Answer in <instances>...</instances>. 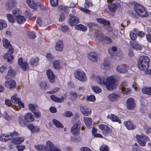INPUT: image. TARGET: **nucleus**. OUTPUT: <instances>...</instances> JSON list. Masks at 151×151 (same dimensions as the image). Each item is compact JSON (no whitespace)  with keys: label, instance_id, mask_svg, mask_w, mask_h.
I'll return each mask as SVG.
<instances>
[{"label":"nucleus","instance_id":"41","mask_svg":"<svg viewBox=\"0 0 151 151\" xmlns=\"http://www.w3.org/2000/svg\"><path fill=\"white\" fill-rule=\"evenodd\" d=\"M11 100L13 103L17 104L19 102L20 99L17 97V95L15 94L11 97Z\"/></svg>","mask_w":151,"mask_h":151},{"label":"nucleus","instance_id":"30","mask_svg":"<svg viewBox=\"0 0 151 151\" xmlns=\"http://www.w3.org/2000/svg\"><path fill=\"white\" fill-rule=\"evenodd\" d=\"M96 81L97 83L101 85H104L105 83V78L103 77H101L100 76H97L96 78Z\"/></svg>","mask_w":151,"mask_h":151},{"label":"nucleus","instance_id":"23","mask_svg":"<svg viewBox=\"0 0 151 151\" xmlns=\"http://www.w3.org/2000/svg\"><path fill=\"white\" fill-rule=\"evenodd\" d=\"M15 0H9L6 3V9L9 10L12 9L15 6Z\"/></svg>","mask_w":151,"mask_h":151},{"label":"nucleus","instance_id":"31","mask_svg":"<svg viewBox=\"0 0 151 151\" xmlns=\"http://www.w3.org/2000/svg\"><path fill=\"white\" fill-rule=\"evenodd\" d=\"M16 18L17 22L19 24L23 23L26 21V19L24 17L21 15Z\"/></svg>","mask_w":151,"mask_h":151},{"label":"nucleus","instance_id":"62","mask_svg":"<svg viewBox=\"0 0 151 151\" xmlns=\"http://www.w3.org/2000/svg\"><path fill=\"white\" fill-rule=\"evenodd\" d=\"M29 38L32 39H35L36 37V35L33 32H30L29 33Z\"/></svg>","mask_w":151,"mask_h":151},{"label":"nucleus","instance_id":"35","mask_svg":"<svg viewBox=\"0 0 151 151\" xmlns=\"http://www.w3.org/2000/svg\"><path fill=\"white\" fill-rule=\"evenodd\" d=\"M10 139L9 136V134H2L0 136V140L2 141L6 142Z\"/></svg>","mask_w":151,"mask_h":151},{"label":"nucleus","instance_id":"16","mask_svg":"<svg viewBox=\"0 0 151 151\" xmlns=\"http://www.w3.org/2000/svg\"><path fill=\"white\" fill-rule=\"evenodd\" d=\"M111 62L108 59H105L104 61L103 64L101 66V68L104 69L108 70L111 68Z\"/></svg>","mask_w":151,"mask_h":151},{"label":"nucleus","instance_id":"4","mask_svg":"<svg viewBox=\"0 0 151 151\" xmlns=\"http://www.w3.org/2000/svg\"><path fill=\"white\" fill-rule=\"evenodd\" d=\"M95 36L98 38L99 41H104L107 44L111 42V39L106 37H104L101 30H96L95 32Z\"/></svg>","mask_w":151,"mask_h":151},{"label":"nucleus","instance_id":"6","mask_svg":"<svg viewBox=\"0 0 151 151\" xmlns=\"http://www.w3.org/2000/svg\"><path fill=\"white\" fill-rule=\"evenodd\" d=\"M134 8L136 12L142 17H146L147 16V14H146L144 11V9L140 5L138 4H135L134 6Z\"/></svg>","mask_w":151,"mask_h":151},{"label":"nucleus","instance_id":"63","mask_svg":"<svg viewBox=\"0 0 151 151\" xmlns=\"http://www.w3.org/2000/svg\"><path fill=\"white\" fill-rule=\"evenodd\" d=\"M72 113L71 111H66L64 114V115L66 117H70L72 115Z\"/></svg>","mask_w":151,"mask_h":151},{"label":"nucleus","instance_id":"26","mask_svg":"<svg viewBox=\"0 0 151 151\" xmlns=\"http://www.w3.org/2000/svg\"><path fill=\"white\" fill-rule=\"evenodd\" d=\"M50 98L53 101L58 103H61L64 100V97L62 96L60 98L55 96L54 95L50 96Z\"/></svg>","mask_w":151,"mask_h":151},{"label":"nucleus","instance_id":"19","mask_svg":"<svg viewBox=\"0 0 151 151\" xmlns=\"http://www.w3.org/2000/svg\"><path fill=\"white\" fill-rule=\"evenodd\" d=\"M71 15H70L71 17L69 19V23L70 26H74L78 22V19L76 17H72Z\"/></svg>","mask_w":151,"mask_h":151},{"label":"nucleus","instance_id":"12","mask_svg":"<svg viewBox=\"0 0 151 151\" xmlns=\"http://www.w3.org/2000/svg\"><path fill=\"white\" fill-rule=\"evenodd\" d=\"M46 75L50 82L54 83L55 80V76L52 71L50 69H48L46 71Z\"/></svg>","mask_w":151,"mask_h":151},{"label":"nucleus","instance_id":"44","mask_svg":"<svg viewBox=\"0 0 151 151\" xmlns=\"http://www.w3.org/2000/svg\"><path fill=\"white\" fill-rule=\"evenodd\" d=\"M36 149L39 151H44L45 150L46 147L43 145H39L35 146Z\"/></svg>","mask_w":151,"mask_h":151},{"label":"nucleus","instance_id":"56","mask_svg":"<svg viewBox=\"0 0 151 151\" xmlns=\"http://www.w3.org/2000/svg\"><path fill=\"white\" fill-rule=\"evenodd\" d=\"M58 0H50V2L52 6L55 7L58 5Z\"/></svg>","mask_w":151,"mask_h":151},{"label":"nucleus","instance_id":"45","mask_svg":"<svg viewBox=\"0 0 151 151\" xmlns=\"http://www.w3.org/2000/svg\"><path fill=\"white\" fill-rule=\"evenodd\" d=\"M108 7L111 12H114L116 9V6L115 4H109Z\"/></svg>","mask_w":151,"mask_h":151},{"label":"nucleus","instance_id":"11","mask_svg":"<svg viewBox=\"0 0 151 151\" xmlns=\"http://www.w3.org/2000/svg\"><path fill=\"white\" fill-rule=\"evenodd\" d=\"M18 63L22 67L23 71H25L28 70L29 67L27 62H23V58H19L18 60Z\"/></svg>","mask_w":151,"mask_h":151},{"label":"nucleus","instance_id":"17","mask_svg":"<svg viewBox=\"0 0 151 151\" xmlns=\"http://www.w3.org/2000/svg\"><path fill=\"white\" fill-rule=\"evenodd\" d=\"M39 59L37 57L31 58L29 61V63L30 65L34 67L37 66L38 65Z\"/></svg>","mask_w":151,"mask_h":151},{"label":"nucleus","instance_id":"58","mask_svg":"<svg viewBox=\"0 0 151 151\" xmlns=\"http://www.w3.org/2000/svg\"><path fill=\"white\" fill-rule=\"evenodd\" d=\"M129 36L131 39L132 40H134L136 39V35L132 32V31L130 32Z\"/></svg>","mask_w":151,"mask_h":151},{"label":"nucleus","instance_id":"38","mask_svg":"<svg viewBox=\"0 0 151 151\" xmlns=\"http://www.w3.org/2000/svg\"><path fill=\"white\" fill-rule=\"evenodd\" d=\"M53 124L57 127L59 128H63V126L62 124L56 119H53L52 120Z\"/></svg>","mask_w":151,"mask_h":151},{"label":"nucleus","instance_id":"64","mask_svg":"<svg viewBox=\"0 0 151 151\" xmlns=\"http://www.w3.org/2000/svg\"><path fill=\"white\" fill-rule=\"evenodd\" d=\"M80 151H91L89 148L86 147H82L80 148Z\"/></svg>","mask_w":151,"mask_h":151},{"label":"nucleus","instance_id":"3","mask_svg":"<svg viewBox=\"0 0 151 151\" xmlns=\"http://www.w3.org/2000/svg\"><path fill=\"white\" fill-rule=\"evenodd\" d=\"M104 85L106 86V88L109 90L115 89L116 86L115 79L111 76L108 77L106 79Z\"/></svg>","mask_w":151,"mask_h":151},{"label":"nucleus","instance_id":"13","mask_svg":"<svg viewBox=\"0 0 151 151\" xmlns=\"http://www.w3.org/2000/svg\"><path fill=\"white\" fill-rule=\"evenodd\" d=\"M81 111L83 115L88 116L91 113V110L85 106H81L80 107Z\"/></svg>","mask_w":151,"mask_h":151},{"label":"nucleus","instance_id":"1","mask_svg":"<svg viewBox=\"0 0 151 151\" xmlns=\"http://www.w3.org/2000/svg\"><path fill=\"white\" fill-rule=\"evenodd\" d=\"M2 41L4 47L5 48L9 49L7 53L4 55V58L5 60H7L8 62H11L13 59L12 54L14 52V50L12 48V45L10 44L7 39L4 38L3 40Z\"/></svg>","mask_w":151,"mask_h":151},{"label":"nucleus","instance_id":"39","mask_svg":"<svg viewBox=\"0 0 151 151\" xmlns=\"http://www.w3.org/2000/svg\"><path fill=\"white\" fill-rule=\"evenodd\" d=\"M118 97V95L113 93L110 94L108 98L110 101H114L116 100Z\"/></svg>","mask_w":151,"mask_h":151},{"label":"nucleus","instance_id":"25","mask_svg":"<svg viewBox=\"0 0 151 151\" xmlns=\"http://www.w3.org/2000/svg\"><path fill=\"white\" fill-rule=\"evenodd\" d=\"M16 85L15 81L14 80H10L5 82L6 86L10 88L15 87Z\"/></svg>","mask_w":151,"mask_h":151},{"label":"nucleus","instance_id":"34","mask_svg":"<svg viewBox=\"0 0 151 151\" xmlns=\"http://www.w3.org/2000/svg\"><path fill=\"white\" fill-rule=\"evenodd\" d=\"M60 61L59 60H54L52 62V65L53 67L56 69H59L61 68Z\"/></svg>","mask_w":151,"mask_h":151},{"label":"nucleus","instance_id":"21","mask_svg":"<svg viewBox=\"0 0 151 151\" xmlns=\"http://www.w3.org/2000/svg\"><path fill=\"white\" fill-rule=\"evenodd\" d=\"M124 126L128 130H133L136 128V127L131 121H128L124 122Z\"/></svg>","mask_w":151,"mask_h":151},{"label":"nucleus","instance_id":"59","mask_svg":"<svg viewBox=\"0 0 151 151\" xmlns=\"http://www.w3.org/2000/svg\"><path fill=\"white\" fill-rule=\"evenodd\" d=\"M100 151H109L108 148L107 146H102L100 147Z\"/></svg>","mask_w":151,"mask_h":151},{"label":"nucleus","instance_id":"36","mask_svg":"<svg viewBox=\"0 0 151 151\" xmlns=\"http://www.w3.org/2000/svg\"><path fill=\"white\" fill-rule=\"evenodd\" d=\"M75 28L76 29L82 31H85L87 29L86 26L83 25L81 24L76 25L75 26Z\"/></svg>","mask_w":151,"mask_h":151},{"label":"nucleus","instance_id":"57","mask_svg":"<svg viewBox=\"0 0 151 151\" xmlns=\"http://www.w3.org/2000/svg\"><path fill=\"white\" fill-rule=\"evenodd\" d=\"M71 99H75L77 97V95L75 92H71L70 94Z\"/></svg>","mask_w":151,"mask_h":151},{"label":"nucleus","instance_id":"14","mask_svg":"<svg viewBox=\"0 0 151 151\" xmlns=\"http://www.w3.org/2000/svg\"><path fill=\"white\" fill-rule=\"evenodd\" d=\"M26 3L30 8L35 9H37L38 6H40V3H38L36 4L34 3L33 0H27Z\"/></svg>","mask_w":151,"mask_h":151},{"label":"nucleus","instance_id":"24","mask_svg":"<svg viewBox=\"0 0 151 151\" xmlns=\"http://www.w3.org/2000/svg\"><path fill=\"white\" fill-rule=\"evenodd\" d=\"M55 147L52 142L50 141H47L46 143L45 150L52 151L54 149Z\"/></svg>","mask_w":151,"mask_h":151},{"label":"nucleus","instance_id":"10","mask_svg":"<svg viewBox=\"0 0 151 151\" xmlns=\"http://www.w3.org/2000/svg\"><path fill=\"white\" fill-rule=\"evenodd\" d=\"M126 104L127 108L128 110L133 109L136 105L135 101L132 98H129L127 100Z\"/></svg>","mask_w":151,"mask_h":151},{"label":"nucleus","instance_id":"47","mask_svg":"<svg viewBox=\"0 0 151 151\" xmlns=\"http://www.w3.org/2000/svg\"><path fill=\"white\" fill-rule=\"evenodd\" d=\"M121 91L123 93H124L127 95H129L131 93L130 89L128 88H122L121 89Z\"/></svg>","mask_w":151,"mask_h":151},{"label":"nucleus","instance_id":"60","mask_svg":"<svg viewBox=\"0 0 151 151\" xmlns=\"http://www.w3.org/2000/svg\"><path fill=\"white\" fill-rule=\"evenodd\" d=\"M16 147L18 151H22L25 148L24 145H18L16 146Z\"/></svg>","mask_w":151,"mask_h":151},{"label":"nucleus","instance_id":"51","mask_svg":"<svg viewBox=\"0 0 151 151\" xmlns=\"http://www.w3.org/2000/svg\"><path fill=\"white\" fill-rule=\"evenodd\" d=\"M37 23L39 26H45L47 24L45 23V22H42L40 18L37 19Z\"/></svg>","mask_w":151,"mask_h":151},{"label":"nucleus","instance_id":"9","mask_svg":"<svg viewBox=\"0 0 151 151\" xmlns=\"http://www.w3.org/2000/svg\"><path fill=\"white\" fill-rule=\"evenodd\" d=\"M99 128L102 131L103 134L107 135L110 133L112 129L108 126L104 124H99L98 125Z\"/></svg>","mask_w":151,"mask_h":151},{"label":"nucleus","instance_id":"7","mask_svg":"<svg viewBox=\"0 0 151 151\" xmlns=\"http://www.w3.org/2000/svg\"><path fill=\"white\" fill-rule=\"evenodd\" d=\"M81 122L78 121L71 127V131L72 133L75 135H78L80 133Z\"/></svg>","mask_w":151,"mask_h":151},{"label":"nucleus","instance_id":"20","mask_svg":"<svg viewBox=\"0 0 151 151\" xmlns=\"http://www.w3.org/2000/svg\"><path fill=\"white\" fill-rule=\"evenodd\" d=\"M24 118L26 121L29 122H32L35 120L32 114L30 112H28L24 116Z\"/></svg>","mask_w":151,"mask_h":151},{"label":"nucleus","instance_id":"15","mask_svg":"<svg viewBox=\"0 0 151 151\" xmlns=\"http://www.w3.org/2000/svg\"><path fill=\"white\" fill-rule=\"evenodd\" d=\"M27 127L32 133H37L40 131V129L38 127L34 126L32 124H28Z\"/></svg>","mask_w":151,"mask_h":151},{"label":"nucleus","instance_id":"42","mask_svg":"<svg viewBox=\"0 0 151 151\" xmlns=\"http://www.w3.org/2000/svg\"><path fill=\"white\" fill-rule=\"evenodd\" d=\"M142 91L144 94L151 95V87L147 88L144 87L142 89Z\"/></svg>","mask_w":151,"mask_h":151},{"label":"nucleus","instance_id":"48","mask_svg":"<svg viewBox=\"0 0 151 151\" xmlns=\"http://www.w3.org/2000/svg\"><path fill=\"white\" fill-rule=\"evenodd\" d=\"M6 16L9 21L11 23H14L15 22L16 20L13 17L12 15L7 14Z\"/></svg>","mask_w":151,"mask_h":151},{"label":"nucleus","instance_id":"37","mask_svg":"<svg viewBox=\"0 0 151 151\" xmlns=\"http://www.w3.org/2000/svg\"><path fill=\"white\" fill-rule=\"evenodd\" d=\"M15 74V71L13 69H10L8 71L7 75L5 77L6 79H9L10 77L14 76Z\"/></svg>","mask_w":151,"mask_h":151},{"label":"nucleus","instance_id":"33","mask_svg":"<svg viewBox=\"0 0 151 151\" xmlns=\"http://www.w3.org/2000/svg\"><path fill=\"white\" fill-rule=\"evenodd\" d=\"M117 70L118 72L121 73H125L127 71V68L124 65H118L117 67Z\"/></svg>","mask_w":151,"mask_h":151},{"label":"nucleus","instance_id":"27","mask_svg":"<svg viewBox=\"0 0 151 151\" xmlns=\"http://www.w3.org/2000/svg\"><path fill=\"white\" fill-rule=\"evenodd\" d=\"M83 119L87 127L88 128H90L92 123V119L91 118L84 116L83 117Z\"/></svg>","mask_w":151,"mask_h":151},{"label":"nucleus","instance_id":"2","mask_svg":"<svg viewBox=\"0 0 151 151\" xmlns=\"http://www.w3.org/2000/svg\"><path fill=\"white\" fill-rule=\"evenodd\" d=\"M149 61V59L147 56H141L138 60V66L139 68L142 70L147 69L149 67L148 63Z\"/></svg>","mask_w":151,"mask_h":151},{"label":"nucleus","instance_id":"8","mask_svg":"<svg viewBox=\"0 0 151 151\" xmlns=\"http://www.w3.org/2000/svg\"><path fill=\"white\" fill-rule=\"evenodd\" d=\"M136 138L139 144L142 146H145L146 144V141L148 140V137L143 134L142 135H137L136 136Z\"/></svg>","mask_w":151,"mask_h":151},{"label":"nucleus","instance_id":"50","mask_svg":"<svg viewBox=\"0 0 151 151\" xmlns=\"http://www.w3.org/2000/svg\"><path fill=\"white\" fill-rule=\"evenodd\" d=\"M20 12H21L19 9H16L13 11L12 13L14 16L16 18L18 16L20 15Z\"/></svg>","mask_w":151,"mask_h":151},{"label":"nucleus","instance_id":"54","mask_svg":"<svg viewBox=\"0 0 151 151\" xmlns=\"http://www.w3.org/2000/svg\"><path fill=\"white\" fill-rule=\"evenodd\" d=\"M109 50V54L111 55H114L113 52H116L117 51V48L116 47H113L111 49Z\"/></svg>","mask_w":151,"mask_h":151},{"label":"nucleus","instance_id":"22","mask_svg":"<svg viewBox=\"0 0 151 151\" xmlns=\"http://www.w3.org/2000/svg\"><path fill=\"white\" fill-rule=\"evenodd\" d=\"M88 59L93 62L97 61L98 56L97 54L94 52H91L88 55Z\"/></svg>","mask_w":151,"mask_h":151},{"label":"nucleus","instance_id":"53","mask_svg":"<svg viewBox=\"0 0 151 151\" xmlns=\"http://www.w3.org/2000/svg\"><path fill=\"white\" fill-rule=\"evenodd\" d=\"M93 91L96 93H98L101 92V89L97 86H93L92 87Z\"/></svg>","mask_w":151,"mask_h":151},{"label":"nucleus","instance_id":"43","mask_svg":"<svg viewBox=\"0 0 151 151\" xmlns=\"http://www.w3.org/2000/svg\"><path fill=\"white\" fill-rule=\"evenodd\" d=\"M7 25L6 22L3 20H0V30H1L3 28L7 27Z\"/></svg>","mask_w":151,"mask_h":151},{"label":"nucleus","instance_id":"28","mask_svg":"<svg viewBox=\"0 0 151 151\" xmlns=\"http://www.w3.org/2000/svg\"><path fill=\"white\" fill-rule=\"evenodd\" d=\"M63 44L62 41H59L57 42L55 47V50L58 51H62L63 49Z\"/></svg>","mask_w":151,"mask_h":151},{"label":"nucleus","instance_id":"55","mask_svg":"<svg viewBox=\"0 0 151 151\" xmlns=\"http://www.w3.org/2000/svg\"><path fill=\"white\" fill-rule=\"evenodd\" d=\"M60 29L61 31L63 32H65L68 30V28L66 26H61L60 27Z\"/></svg>","mask_w":151,"mask_h":151},{"label":"nucleus","instance_id":"46","mask_svg":"<svg viewBox=\"0 0 151 151\" xmlns=\"http://www.w3.org/2000/svg\"><path fill=\"white\" fill-rule=\"evenodd\" d=\"M38 106L37 104H29L28 105V107L29 109L33 112L35 111V109L37 108Z\"/></svg>","mask_w":151,"mask_h":151},{"label":"nucleus","instance_id":"61","mask_svg":"<svg viewBox=\"0 0 151 151\" xmlns=\"http://www.w3.org/2000/svg\"><path fill=\"white\" fill-rule=\"evenodd\" d=\"M85 3L84 4V7L86 8H88L90 4L91 5V3L89 2V0H85Z\"/></svg>","mask_w":151,"mask_h":151},{"label":"nucleus","instance_id":"49","mask_svg":"<svg viewBox=\"0 0 151 151\" xmlns=\"http://www.w3.org/2000/svg\"><path fill=\"white\" fill-rule=\"evenodd\" d=\"M19 133L15 131L11 132L9 134V136L10 139H12V138L19 136Z\"/></svg>","mask_w":151,"mask_h":151},{"label":"nucleus","instance_id":"29","mask_svg":"<svg viewBox=\"0 0 151 151\" xmlns=\"http://www.w3.org/2000/svg\"><path fill=\"white\" fill-rule=\"evenodd\" d=\"M96 20L98 23L102 24L105 25L109 26L110 25V23L108 21L103 18H97L96 19Z\"/></svg>","mask_w":151,"mask_h":151},{"label":"nucleus","instance_id":"32","mask_svg":"<svg viewBox=\"0 0 151 151\" xmlns=\"http://www.w3.org/2000/svg\"><path fill=\"white\" fill-rule=\"evenodd\" d=\"M24 138L22 137H17L14 139L12 140V143L15 144H19L22 143L24 141Z\"/></svg>","mask_w":151,"mask_h":151},{"label":"nucleus","instance_id":"40","mask_svg":"<svg viewBox=\"0 0 151 151\" xmlns=\"http://www.w3.org/2000/svg\"><path fill=\"white\" fill-rule=\"evenodd\" d=\"M131 45L132 47L137 50H140L142 49L141 46L135 42L131 43Z\"/></svg>","mask_w":151,"mask_h":151},{"label":"nucleus","instance_id":"5","mask_svg":"<svg viewBox=\"0 0 151 151\" xmlns=\"http://www.w3.org/2000/svg\"><path fill=\"white\" fill-rule=\"evenodd\" d=\"M74 75L75 78L81 81H84L86 79L85 73L81 70L78 69L75 71Z\"/></svg>","mask_w":151,"mask_h":151},{"label":"nucleus","instance_id":"52","mask_svg":"<svg viewBox=\"0 0 151 151\" xmlns=\"http://www.w3.org/2000/svg\"><path fill=\"white\" fill-rule=\"evenodd\" d=\"M86 99L88 101H94L96 99L95 96L94 95L88 96L86 97Z\"/></svg>","mask_w":151,"mask_h":151},{"label":"nucleus","instance_id":"18","mask_svg":"<svg viewBox=\"0 0 151 151\" xmlns=\"http://www.w3.org/2000/svg\"><path fill=\"white\" fill-rule=\"evenodd\" d=\"M107 118L108 119L111 120L112 122H117L119 124H121V122L120 119L114 114H110L108 115Z\"/></svg>","mask_w":151,"mask_h":151}]
</instances>
